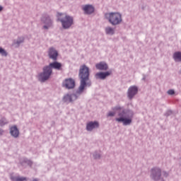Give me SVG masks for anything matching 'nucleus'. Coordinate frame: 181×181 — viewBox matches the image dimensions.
I'll return each instance as SVG.
<instances>
[{
  "label": "nucleus",
  "mask_w": 181,
  "mask_h": 181,
  "mask_svg": "<svg viewBox=\"0 0 181 181\" xmlns=\"http://www.w3.org/2000/svg\"><path fill=\"white\" fill-rule=\"evenodd\" d=\"M78 78L80 85L77 90L74 93H67L63 98L64 103H74L78 100L82 94H84L87 87H91V81H90V68L87 65H81L79 68Z\"/></svg>",
  "instance_id": "1"
},
{
  "label": "nucleus",
  "mask_w": 181,
  "mask_h": 181,
  "mask_svg": "<svg viewBox=\"0 0 181 181\" xmlns=\"http://www.w3.org/2000/svg\"><path fill=\"white\" fill-rule=\"evenodd\" d=\"M112 111H118L117 117L115 118L117 122H122L124 127L132 124L134 118V111L124 108V106L117 105L112 108Z\"/></svg>",
  "instance_id": "2"
},
{
  "label": "nucleus",
  "mask_w": 181,
  "mask_h": 181,
  "mask_svg": "<svg viewBox=\"0 0 181 181\" xmlns=\"http://www.w3.org/2000/svg\"><path fill=\"white\" fill-rule=\"evenodd\" d=\"M62 63L54 61L42 68V71L38 74V81L40 83H45L49 78H50L52 74H53V69L54 70H62Z\"/></svg>",
  "instance_id": "3"
},
{
  "label": "nucleus",
  "mask_w": 181,
  "mask_h": 181,
  "mask_svg": "<svg viewBox=\"0 0 181 181\" xmlns=\"http://www.w3.org/2000/svg\"><path fill=\"white\" fill-rule=\"evenodd\" d=\"M105 18L112 26L121 25L122 22V15L119 12H110L105 13Z\"/></svg>",
  "instance_id": "4"
},
{
  "label": "nucleus",
  "mask_w": 181,
  "mask_h": 181,
  "mask_svg": "<svg viewBox=\"0 0 181 181\" xmlns=\"http://www.w3.org/2000/svg\"><path fill=\"white\" fill-rule=\"evenodd\" d=\"M58 21L61 22L63 29H70L74 24L73 17L62 13H57Z\"/></svg>",
  "instance_id": "5"
},
{
  "label": "nucleus",
  "mask_w": 181,
  "mask_h": 181,
  "mask_svg": "<svg viewBox=\"0 0 181 181\" xmlns=\"http://www.w3.org/2000/svg\"><path fill=\"white\" fill-rule=\"evenodd\" d=\"M150 177L154 181H165L163 177H162V170L158 167H154L151 169Z\"/></svg>",
  "instance_id": "6"
},
{
  "label": "nucleus",
  "mask_w": 181,
  "mask_h": 181,
  "mask_svg": "<svg viewBox=\"0 0 181 181\" xmlns=\"http://www.w3.org/2000/svg\"><path fill=\"white\" fill-rule=\"evenodd\" d=\"M41 21L42 23L45 24V25H43V29L45 30H49L50 28H53V20L49 16V15L43 16Z\"/></svg>",
  "instance_id": "7"
},
{
  "label": "nucleus",
  "mask_w": 181,
  "mask_h": 181,
  "mask_svg": "<svg viewBox=\"0 0 181 181\" xmlns=\"http://www.w3.org/2000/svg\"><path fill=\"white\" fill-rule=\"evenodd\" d=\"M62 87L66 90H73L76 87V81L71 78H66L62 82Z\"/></svg>",
  "instance_id": "8"
},
{
  "label": "nucleus",
  "mask_w": 181,
  "mask_h": 181,
  "mask_svg": "<svg viewBox=\"0 0 181 181\" xmlns=\"http://www.w3.org/2000/svg\"><path fill=\"white\" fill-rule=\"evenodd\" d=\"M138 94V88L136 86H132L127 90V97L129 100H132Z\"/></svg>",
  "instance_id": "9"
},
{
  "label": "nucleus",
  "mask_w": 181,
  "mask_h": 181,
  "mask_svg": "<svg viewBox=\"0 0 181 181\" xmlns=\"http://www.w3.org/2000/svg\"><path fill=\"white\" fill-rule=\"evenodd\" d=\"M48 56L52 60L56 61L57 60L59 52L54 47H50L48 49Z\"/></svg>",
  "instance_id": "10"
},
{
  "label": "nucleus",
  "mask_w": 181,
  "mask_h": 181,
  "mask_svg": "<svg viewBox=\"0 0 181 181\" xmlns=\"http://www.w3.org/2000/svg\"><path fill=\"white\" fill-rule=\"evenodd\" d=\"M111 76V71L98 72L95 74V77L97 80H105L106 77Z\"/></svg>",
  "instance_id": "11"
},
{
  "label": "nucleus",
  "mask_w": 181,
  "mask_h": 181,
  "mask_svg": "<svg viewBox=\"0 0 181 181\" xmlns=\"http://www.w3.org/2000/svg\"><path fill=\"white\" fill-rule=\"evenodd\" d=\"M99 127L100 124L98 123V122H90L86 124V130H88V132H91L93 131V129H95V128H98Z\"/></svg>",
  "instance_id": "12"
},
{
  "label": "nucleus",
  "mask_w": 181,
  "mask_h": 181,
  "mask_svg": "<svg viewBox=\"0 0 181 181\" xmlns=\"http://www.w3.org/2000/svg\"><path fill=\"white\" fill-rule=\"evenodd\" d=\"M84 13L86 15H91V13H94V6L90 4H86L82 8Z\"/></svg>",
  "instance_id": "13"
},
{
  "label": "nucleus",
  "mask_w": 181,
  "mask_h": 181,
  "mask_svg": "<svg viewBox=\"0 0 181 181\" xmlns=\"http://www.w3.org/2000/svg\"><path fill=\"white\" fill-rule=\"evenodd\" d=\"M10 134L13 138H18L19 136V129L16 125L10 127Z\"/></svg>",
  "instance_id": "14"
},
{
  "label": "nucleus",
  "mask_w": 181,
  "mask_h": 181,
  "mask_svg": "<svg viewBox=\"0 0 181 181\" xmlns=\"http://www.w3.org/2000/svg\"><path fill=\"white\" fill-rule=\"evenodd\" d=\"M97 70L105 71L108 70V64L104 62H101L95 64Z\"/></svg>",
  "instance_id": "15"
},
{
  "label": "nucleus",
  "mask_w": 181,
  "mask_h": 181,
  "mask_svg": "<svg viewBox=\"0 0 181 181\" xmlns=\"http://www.w3.org/2000/svg\"><path fill=\"white\" fill-rule=\"evenodd\" d=\"M10 179L12 181H25V180H28V178L26 177L13 176V175H11Z\"/></svg>",
  "instance_id": "16"
},
{
  "label": "nucleus",
  "mask_w": 181,
  "mask_h": 181,
  "mask_svg": "<svg viewBox=\"0 0 181 181\" xmlns=\"http://www.w3.org/2000/svg\"><path fill=\"white\" fill-rule=\"evenodd\" d=\"M105 32L106 35H110V36H112L115 33V30L112 28V27L107 26L105 28Z\"/></svg>",
  "instance_id": "17"
},
{
  "label": "nucleus",
  "mask_w": 181,
  "mask_h": 181,
  "mask_svg": "<svg viewBox=\"0 0 181 181\" xmlns=\"http://www.w3.org/2000/svg\"><path fill=\"white\" fill-rule=\"evenodd\" d=\"M173 59L176 62H181V52H175L173 55Z\"/></svg>",
  "instance_id": "18"
},
{
  "label": "nucleus",
  "mask_w": 181,
  "mask_h": 181,
  "mask_svg": "<svg viewBox=\"0 0 181 181\" xmlns=\"http://www.w3.org/2000/svg\"><path fill=\"white\" fill-rule=\"evenodd\" d=\"M9 124V122L4 117L0 118V127H5V125Z\"/></svg>",
  "instance_id": "19"
},
{
  "label": "nucleus",
  "mask_w": 181,
  "mask_h": 181,
  "mask_svg": "<svg viewBox=\"0 0 181 181\" xmlns=\"http://www.w3.org/2000/svg\"><path fill=\"white\" fill-rule=\"evenodd\" d=\"M25 42V38L23 37H18L17 40H14V45H17V46H20L21 44Z\"/></svg>",
  "instance_id": "20"
},
{
  "label": "nucleus",
  "mask_w": 181,
  "mask_h": 181,
  "mask_svg": "<svg viewBox=\"0 0 181 181\" xmlns=\"http://www.w3.org/2000/svg\"><path fill=\"white\" fill-rule=\"evenodd\" d=\"M0 54L4 57H6L8 56V52L5 49L2 48V47H0Z\"/></svg>",
  "instance_id": "21"
},
{
  "label": "nucleus",
  "mask_w": 181,
  "mask_h": 181,
  "mask_svg": "<svg viewBox=\"0 0 181 181\" xmlns=\"http://www.w3.org/2000/svg\"><path fill=\"white\" fill-rule=\"evenodd\" d=\"M93 156L94 159H100L101 158V154L98 151H95L93 153Z\"/></svg>",
  "instance_id": "22"
},
{
  "label": "nucleus",
  "mask_w": 181,
  "mask_h": 181,
  "mask_svg": "<svg viewBox=\"0 0 181 181\" xmlns=\"http://www.w3.org/2000/svg\"><path fill=\"white\" fill-rule=\"evenodd\" d=\"M168 95H173L175 94V90L170 89L168 90Z\"/></svg>",
  "instance_id": "23"
},
{
  "label": "nucleus",
  "mask_w": 181,
  "mask_h": 181,
  "mask_svg": "<svg viewBox=\"0 0 181 181\" xmlns=\"http://www.w3.org/2000/svg\"><path fill=\"white\" fill-rule=\"evenodd\" d=\"M172 114H173V112L172 110H168L165 112V117H169V116L172 115Z\"/></svg>",
  "instance_id": "24"
},
{
  "label": "nucleus",
  "mask_w": 181,
  "mask_h": 181,
  "mask_svg": "<svg viewBox=\"0 0 181 181\" xmlns=\"http://www.w3.org/2000/svg\"><path fill=\"white\" fill-rule=\"evenodd\" d=\"M25 162L28 166H32V165H33V163L30 160H25Z\"/></svg>",
  "instance_id": "25"
},
{
  "label": "nucleus",
  "mask_w": 181,
  "mask_h": 181,
  "mask_svg": "<svg viewBox=\"0 0 181 181\" xmlns=\"http://www.w3.org/2000/svg\"><path fill=\"white\" fill-rule=\"evenodd\" d=\"M115 112H109L107 114V117H115Z\"/></svg>",
  "instance_id": "26"
},
{
  "label": "nucleus",
  "mask_w": 181,
  "mask_h": 181,
  "mask_svg": "<svg viewBox=\"0 0 181 181\" xmlns=\"http://www.w3.org/2000/svg\"><path fill=\"white\" fill-rule=\"evenodd\" d=\"M163 176H164V177H168V176H169V173L163 171Z\"/></svg>",
  "instance_id": "27"
},
{
  "label": "nucleus",
  "mask_w": 181,
  "mask_h": 181,
  "mask_svg": "<svg viewBox=\"0 0 181 181\" xmlns=\"http://www.w3.org/2000/svg\"><path fill=\"white\" fill-rule=\"evenodd\" d=\"M4 135V129L0 128V136H2Z\"/></svg>",
  "instance_id": "28"
},
{
  "label": "nucleus",
  "mask_w": 181,
  "mask_h": 181,
  "mask_svg": "<svg viewBox=\"0 0 181 181\" xmlns=\"http://www.w3.org/2000/svg\"><path fill=\"white\" fill-rule=\"evenodd\" d=\"M142 80H143V81H145V80H146V75L143 74Z\"/></svg>",
  "instance_id": "29"
},
{
  "label": "nucleus",
  "mask_w": 181,
  "mask_h": 181,
  "mask_svg": "<svg viewBox=\"0 0 181 181\" xmlns=\"http://www.w3.org/2000/svg\"><path fill=\"white\" fill-rule=\"evenodd\" d=\"M3 9H4V7H2V6H0V12H2Z\"/></svg>",
  "instance_id": "30"
}]
</instances>
